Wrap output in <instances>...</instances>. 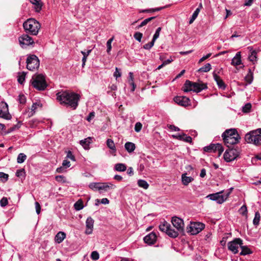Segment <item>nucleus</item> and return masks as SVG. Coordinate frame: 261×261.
Returning <instances> with one entry per match:
<instances>
[{"instance_id":"nucleus-1","label":"nucleus","mask_w":261,"mask_h":261,"mask_svg":"<svg viewBox=\"0 0 261 261\" xmlns=\"http://www.w3.org/2000/svg\"><path fill=\"white\" fill-rule=\"evenodd\" d=\"M80 98V95L72 92L64 91L57 94V99L61 104L67 105L74 110L77 108Z\"/></svg>"},{"instance_id":"nucleus-2","label":"nucleus","mask_w":261,"mask_h":261,"mask_svg":"<svg viewBox=\"0 0 261 261\" xmlns=\"http://www.w3.org/2000/svg\"><path fill=\"white\" fill-rule=\"evenodd\" d=\"M23 27L27 33L33 35H36L40 29L41 25L35 19L30 18L23 23Z\"/></svg>"},{"instance_id":"nucleus-3","label":"nucleus","mask_w":261,"mask_h":261,"mask_svg":"<svg viewBox=\"0 0 261 261\" xmlns=\"http://www.w3.org/2000/svg\"><path fill=\"white\" fill-rule=\"evenodd\" d=\"M245 140L248 143L255 145H261V128L250 131L246 134Z\"/></svg>"},{"instance_id":"nucleus-4","label":"nucleus","mask_w":261,"mask_h":261,"mask_svg":"<svg viewBox=\"0 0 261 261\" xmlns=\"http://www.w3.org/2000/svg\"><path fill=\"white\" fill-rule=\"evenodd\" d=\"M34 88L39 91L44 90L47 87L44 76L42 74H35L31 80Z\"/></svg>"},{"instance_id":"nucleus-5","label":"nucleus","mask_w":261,"mask_h":261,"mask_svg":"<svg viewBox=\"0 0 261 261\" xmlns=\"http://www.w3.org/2000/svg\"><path fill=\"white\" fill-rule=\"evenodd\" d=\"M233 131V130H226L222 135L224 143L228 148L230 147L232 145L238 143L241 139L239 134H236V135L233 137H226L227 134L229 133H232V132Z\"/></svg>"},{"instance_id":"nucleus-6","label":"nucleus","mask_w":261,"mask_h":261,"mask_svg":"<svg viewBox=\"0 0 261 261\" xmlns=\"http://www.w3.org/2000/svg\"><path fill=\"white\" fill-rule=\"evenodd\" d=\"M241 149L239 147L228 148L224 153V159L227 162H230L236 159L240 155Z\"/></svg>"},{"instance_id":"nucleus-7","label":"nucleus","mask_w":261,"mask_h":261,"mask_svg":"<svg viewBox=\"0 0 261 261\" xmlns=\"http://www.w3.org/2000/svg\"><path fill=\"white\" fill-rule=\"evenodd\" d=\"M39 60L35 55H29L27 59V68L28 70L34 71L39 67Z\"/></svg>"},{"instance_id":"nucleus-8","label":"nucleus","mask_w":261,"mask_h":261,"mask_svg":"<svg viewBox=\"0 0 261 261\" xmlns=\"http://www.w3.org/2000/svg\"><path fill=\"white\" fill-rule=\"evenodd\" d=\"M205 227V225L200 222H190L187 227V232L192 235H195L201 231Z\"/></svg>"},{"instance_id":"nucleus-9","label":"nucleus","mask_w":261,"mask_h":261,"mask_svg":"<svg viewBox=\"0 0 261 261\" xmlns=\"http://www.w3.org/2000/svg\"><path fill=\"white\" fill-rule=\"evenodd\" d=\"M222 191L207 195L206 197L213 201H216L219 204L223 203L228 197L230 192H227L226 194L222 195Z\"/></svg>"},{"instance_id":"nucleus-10","label":"nucleus","mask_w":261,"mask_h":261,"mask_svg":"<svg viewBox=\"0 0 261 261\" xmlns=\"http://www.w3.org/2000/svg\"><path fill=\"white\" fill-rule=\"evenodd\" d=\"M203 150L206 152H217L218 156H220L223 152L224 149L221 144L217 143L216 144H211L209 146H205Z\"/></svg>"},{"instance_id":"nucleus-11","label":"nucleus","mask_w":261,"mask_h":261,"mask_svg":"<svg viewBox=\"0 0 261 261\" xmlns=\"http://www.w3.org/2000/svg\"><path fill=\"white\" fill-rule=\"evenodd\" d=\"M243 245V241L240 238H236L232 241L228 243V248L234 254L238 252V248Z\"/></svg>"},{"instance_id":"nucleus-12","label":"nucleus","mask_w":261,"mask_h":261,"mask_svg":"<svg viewBox=\"0 0 261 261\" xmlns=\"http://www.w3.org/2000/svg\"><path fill=\"white\" fill-rule=\"evenodd\" d=\"M0 117L7 120L11 118V116L9 113L8 106L5 102L0 103Z\"/></svg>"},{"instance_id":"nucleus-13","label":"nucleus","mask_w":261,"mask_h":261,"mask_svg":"<svg viewBox=\"0 0 261 261\" xmlns=\"http://www.w3.org/2000/svg\"><path fill=\"white\" fill-rule=\"evenodd\" d=\"M18 40L20 46L23 48L34 43L33 39L27 34H23L20 36Z\"/></svg>"},{"instance_id":"nucleus-14","label":"nucleus","mask_w":261,"mask_h":261,"mask_svg":"<svg viewBox=\"0 0 261 261\" xmlns=\"http://www.w3.org/2000/svg\"><path fill=\"white\" fill-rule=\"evenodd\" d=\"M172 223L173 226L179 231L180 232H182L184 230V223L182 219L177 217H173L172 218Z\"/></svg>"},{"instance_id":"nucleus-15","label":"nucleus","mask_w":261,"mask_h":261,"mask_svg":"<svg viewBox=\"0 0 261 261\" xmlns=\"http://www.w3.org/2000/svg\"><path fill=\"white\" fill-rule=\"evenodd\" d=\"M248 49L250 51V54L248 56V59L250 61L252 62L253 64H255L257 62V55L260 51L259 49H253L252 46L248 47Z\"/></svg>"},{"instance_id":"nucleus-16","label":"nucleus","mask_w":261,"mask_h":261,"mask_svg":"<svg viewBox=\"0 0 261 261\" xmlns=\"http://www.w3.org/2000/svg\"><path fill=\"white\" fill-rule=\"evenodd\" d=\"M174 101L178 105L187 107L190 105V99L186 96H176L174 98Z\"/></svg>"},{"instance_id":"nucleus-17","label":"nucleus","mask_w":261,"mask_h":261,"mask_svg":"<svg viewBox=\"0 0 261 261\" xmlns=\"http://www.w3.org/2000/svg\"><path fill=\"white\" fill-rule=\"evenodd\" d=\"M143 240L144 242L148 245L154 244L156 240V235L154 232H152L146 236Z\"/></svg>"},{"instance_id":"nucleus-18","label":"nucleus","mask_w":261,"mask_h":261,"mask_svg":"<svg viewBox=\"0 0 261 261\" xmlns=\"http://www.w3.org/2000/svg\"><path fill=\"white\" fill-rule=\"evenodd\" d=\"M94 220L91 217H88L86 221V229L85 233L87 234L92 233L93 228Z\"/></svg>"},{"instance_id":"nucleus-19","label":"nucleus","mask_w":261,"mask_h":261,"mask_svg":"<svg viewBox=\"0 0 261 261\" xmlns=\"http://www.w3.org/2000/svg\"><path fill=\"white\" fill-rule=\"evenodd\" d=\"M193 91L198 93L201 92L202 90L207 89L206 84L202 83H194L192 82Z\"/></svg>"},{"instance_id":"nucleus-20","label":"nucleus","mask_w":261,"mask_h":261,"mask_svg":"<svg viewBox=\"0 0 261 261\" xmlns=\"http://www.w3.org/2000/svg\"><path fill=\"white\" fill-rule=\"evenodd\" d=\"M100 191L107 192L109 190H113L116 188V186L111 182H100Z\"/></svg>"},{"instance_id":"nucleus-21","label":"nucleus","mask_w":261,"mask_h":261,"mask_svg":"<svg viewBox=\"0 0 261 261\" xmlns=\"http://www.w3.org/2000/svg\"><path fill=\"white\" fill-rule=\"evenodd\" d=\"M213 75L215 81L217 83L218 87L220 89L224 90L226 88V85L223 80L220 78L219 76L218 75L217 73H216V71H214Z\"/></svg>"},{"instance_id":"nucleus-22","label":"nucleus","mask_w":261,"mask_h":261,"mask_svg":"<svg viewBox=\"0 0 261 261\" xmlns=\"http://www.w3.org/2000/svg\"><path fill=\"white\" fill-rule=\"evenodd\" d=\"M242 64L241 52H238L236 54V56L232 58L231 64L233 66H237Z\"/></svg>"},{"instance_id":"nucleus-23","label":"nucleus","mask_w":261,"mask_h":261,"mask_svg":"<svg viewBox=\"0 0 261 261\" xmlns=\"http://www.w3.org/2000/svg\"><path fill=\"white\" fill-rule=\"evenodd\" d=\"M30 1L34 5L35 11L37 12H40L42 7L41 0H30Z\"/></svg>"},{"instance_id":"nucleus-24","label":"nucleus","mask_w":261,"mask_h":261,"mask_svg":"<svg viewBox=\"0 0 261 261\" xmlns=\"http://www.w3.org/2000/svg\"><path fill=\"white\" fill-rule=\"evenodd\" d=\"M202 7V5L201 3L199 4V7L195 10V11L193 13L190 20H189V23L191 24L193 22V21L196 19L197 16L198 15V14L200 11V9Z\"/></svg>"},{"instance_id":"nucleus-25","label":"nucleus","mask_w":261,"mask_h":261,"mask_svg":"<svg viewBox=\"0 0 261 261\" xmlns=\"http://www.w3.org/2000/svg\"><path fill=\"white\" fill-rule=\"evenodd\" d=\"M178 232L179 231L177 229L175 230L174 229L172 228L170 225L169 229L166 233L171 238H175L178 236Z\"/></svg>"},{"instance_id":"nucleus-26","label":"nucleus","mask_w":261,"mask_h":261,"mask_svg":"<svg viewBox=\"0 0 261 261\" xmlns=\"http://www.w3.org/2000/svg\"><path fill=\"white\" fill-rule=\"evenodd\" d=\"M66 234L62 231L59 232L55 237V241L58 243H61L65 239Z\"/></svg>"},{"instance_id":"nucleus-27","label":"nucleus","mask_w":261,"mask_h":261,"mask_svg":"<svg viewBox=\"0 0 261 261\" xmlns=\"http://www.w3.org/2000/svg\"><path fill=\"white\" fill-rule=\"evenodd\" d=\"M91 142V138L88 137L80 141V144L84 147L85 149H88L89 148V145Z\"/></svg>"},{"instance_id":"nucleus-28","label":"nucleus","mask_w":261,"mask_h":261,"mask_svg":"<svg viewBox=\"0 0 261 261\" xmlns=\"http://www.w3.org/2000/svg\"><path fill=\"white\" fill-rule=\"evenodd\" d=\"M193 86H192V82L187 80L184 84V87H183V90L185 92H188L192 91Z\"/></svg>"},{"instance_id":"nucleus-29","label":"nucleus","mask_w":261,"mask_h":261,"mask_svg":"<svg viewBox=\"0 0 261 261\" xmlns=\"http://www.w3.org/2000/svg\"><path fill=\"white\" fill-rule=\"evenodd\" d=\"M187 174H182L181 175V180L183 185L187 186L190 182L193 180V178L191 176H187Z\"/></svg>"},{"instance_id":"nucleus-30","label":"nucleus","mask_w":261,"mask_h":261,"mask_svg":"<svg viewBox=\"0 0 261 261\" xmlns=\"http://www.w3.org/2000/svg\"><path fill=\"white\" fill-rule=\"evenodd\" d=\"M170 224L167 222L164 221L163 223H161L159 225V229L163 232H167L168 230L169 229Z\"/></svg>"},{"instance_id":"nucleus-31","label":"nucleus","mask_w":261,"mask_h":261,"mask_svg":"<svg viewBox=\"0 0 261 261\" xmlns=\"http://www.w3.org/2000/svg\"><path fill=\"white\" fill-rule=\"evenodd\" d=\"M176 138L179 140L184 141L188 143H191L192 142V138L185 134L177 136Z\"/></svg>"},{"instance_id":"nucleus-32","label":"nucleus","mask_w":261,"mask_h":261,"mask_svg":"<svg viewBox=\"0 0 261 261\" xmlns=\"http://www.w3.org/2000/svg\"><path fill=\"white\" fill-rule=\"evenodd\" d=\"M124 146L125 149L129 152L134 151L136 148L135 144L129 142H126Z\"/></svg>"},{"instance_id":"nucleus-33","label":"nucleus","mask_w":261,"mask_h":261,"mask_svg":"<svg viewBox=\"0 0 261 261\" xmlns=\"http://www.w3.org/2000/svg\"><path fill=\"white\" fill-rule=\"evenodd\" d=\"M240 247L242 249V251L240 253V255H246L252 253V252L251 251L250 249L248 247L246 246H243V245H241Z\"/></svg>"},{"instance_id":"nucleus-34","label":"nucleus","mask_w":261,"mask_h":261,"mask_svg":"<svg viewBox=\"0 0 261 261\" xmlns=\"http://www.w3.org/2000/svg\"><path fill=\"white\" fill-rule=\"evenodd\" d=\"M92 49H89L87 51H81V53L83 55V57L82 58V67H84L85 65V63L87 60V58L89 56V55L91 53Z\"/></svg>"},{"instance_id":"nucleus-35","label":"nucleus","mask_w":261,"mask_h":261,"mask_svg":"<svg viewBox=\"0 0 261 261\" xmlns=\"http://www.w3.org/2000/svg\"><path fill=\"white\" fill-rule=\"evenodd\" d=\"M253 72L250 69H249L248 74L246 75L245 79L248 84H250L253 81Z\"/></svg>"},{"instance_id":"nucleus-36","label":"nucleus","mask_w":261,"mask_h":261,"mask_svg":"<svg viewBox=\"0 0 261 261\" xmlns=\"http://www.w3.org/2000/svg\"><path fill=\"white\" fill-rule=\"evenodd\" d=\"M115 169L117 171L122 172L126 169V167L124 164L118 163L115 165Z\"/></svg>"},{"instance_id":"nucleus-37","label":"nucleus","mask_w":261,"mask_h":261,"mask_svg":"<svg viewBox=\"0 0 261 261\" xmlns=\"http://www.w3.org/2000/svg\"><path fill=\"white\" fill-rule=\"evenodd\" d=\"M39 106V104L37 102L33 103L31 108V111H28V117H30L34 114L35 113V110L37 108V107Z\"/></svg>"},{"instance_id":"nucleus-38","label":"nucleus","mask_w":261,"mask_h":261,"mask_svg":"<svg viewBox=\"0 0 261 261\" xmlns=\"http://www.w3.org/2000/svg\"><path fill=\"white\" fill-rule=\"evenodd\" d=\"M138 185L139 187H141L144 189H148L149 187V185L147 182L146 180L143 179L138 180Z\"/></svg>"},{"instance_id":"nucleus-39","label":"nucleus","mask_w":261,"mask_h":261,"mask_svg":"<svg viewBox=\"0 0 261 261\" xmlns=\"http://www.w3.org/2000/svg\"><path fill=\"white\" fill-rule=\"evenodd\" d=\"M107 145L108 147L114 152L116 151V147L114 141L110 139H108L107 141Z\"/></svg>"},{"instance_id":"nucleus-40","label":"nucleus","mask_w":261,"mask_h":261,"mask_svg":"<svg viewBox=\"0 0 261 261\" xmlns=\"http://www.w3.org/2000/svg\"><path fill=\"white\" fill-rule=\"evenodd\" d=\"M211 65L210 63H206L204 66L198 69V71L206 72L211 69Z\"/></svg>"},{"instance_id":"nucleus-41","label":"nucleus","mask_w":261,"mask_h":261,"mask_svg":"<svg viewBox=\"0 0 261 261\" xmlns=\"http://www.w3.org/2000/svg\"><path fill=\"white\" fill-rule=\"evenodd\" d=\"M27 159L25 154L22 153H20L18 154L17 159V162L19 164L23 163Z\"/></svg>"},{"instance_id":"nucleus-42","label":"nucleus","mask_w":261,"mask_h":261,"mask_svg":"<svg viewBox=\"0 0 261 261\" xmlns=\"http://www.w3.org/2000/svg\"><path fill=\"white\" fill-rule=\"evenodd\" d=\"M100 182H91L89 185V187L93 190H98L100 191Z\"/></svg>"},{"instance_id":"nucleus-43","label":"nucleus","mask_w":261,"mask_h":261,"mask_svg":"<svg viewBox=\"0 0 261 261\" xmlns=\"http://www.w3.org/2000/svg\"><path fill=\"white\" fill-rule=\"evenodd\" d=\"M260 214L258 212H256L255 213L254 218L253 220V223L254 225L257 226L259 224L260 220Z\"/></svg>"},{"instance_id":"nucleus-44","label":"nucleus","mask_w":261,"mask_h":261,"mask_svg":"<svg viewBox=\"0 0 261 261\" xmlns=\"http://www.w3.org/2000/svg\"><path fill=\"white\" fill-rule=\"evenodd\" d=\"M74 208L77 211H80L84 207L83 201L82 200H78L74 204Z\"/></svg>"},{"instance_id":"nucleus-45","label":"nucleus","mask_w":261,"mask_h":261,"mask_svg":"<svg viewBox=\"0 0 261 261\" xmlns=\"http://www.w3.org/2000/svg\"><path fill=\"white\" fill-rule=\"evenodd\" d=\"M239 212L243 216H247V208L245 204L243 205L239 210Z\"/></svg>"},{"instance_id":"nucleus-46","label":"nucleus","mask_w":261,"mask_h":261,"mask_svg":"<svg viewBox=\"0 0 261 261\" xmlns=\"http://www.w3.org/2000/svg\"><path fill=\"white\" fill-rule=\"evenodd\" d=\"M155 18V17H149V18H146V19H144L141 23V24L138 27V29H139V28H140L141 27H142L144 25H146L149 22H150L151 20H153Z\"/></svg>"},{"instance_id":"nucleus-47","label":"nucleus","mask_w":261,"mask_h":261,"mask_svg":"<svg viewBox=\"0 0 261 261\" xmlns=\"http://www.w3.org/2000/svg\"><path fill=\"white\" fill-rule=\"evenodd\" d=\"M114 38V37H112L111 38L109 39L107 42V51L108 53H109L112 49L111 43H112V41H113Z\"/></svg>"},{"instance_id":"nucleus-48","label":"nucleus","mask_w":261,"mask_h":261,"mask_svg":"<svg viewBox=\"0 0 261 261\" xmlns=\"http://www.w3.org/2000/svg\"><path fill=\"white\" fill-rule=\"evenodd\" d=\"M164 8V7H160V8H155V9H146V10H143L140 11V12L144 13V12H152L158 11H160V10L163 9Z\"/></svg>"},{"instance_id":"nucleus-49","label":"nucleus","mask_w":261,"mask_h":261,"mask_svg":"<svg viewBox=\"0 0 261 261\" xmlns=\"http://www.w3.org/2000/svg\"><path fill=\"white\" fill-rule=\"evenodd\" d=\"M161 29L162 28L161 27H159L156 30V31L152 38V40H153V41H155L159 38Z\"/></svg>"},{"instance_id":"nucleus-50","label":"nucleus","mask_w":261,"mask_h":261,"mask_svg":"<svg viewBox=\"0 0 261 261\" xmlns=\"http://www.w3.org/2000/svg\"><path fill=\"white\" fill-rule=\"evenodd\" d=\"M154 42H155V41H153V40H152V41L150 42L145 44L143 46V48L145 49H148V50L150 49L153 46Z\"/></svg>"},{"instance_id":"nucleus-51","label":"nucleus","mask_w":261,"mask_h":261,"mask_svg":"<svg viewBox=\"0 0 261 261\" xmlns=\"http://www.w3.org/2000/svg\"><path fill=\"white\" fill-rule=\"evenodd\" d=\"M8 204V199L6 197H3L0 201V205L2 207H5Z\"/></svg>"},{"instance_id":"nucleus-52","label":"nucleus","mask_w":261,"mask_h":261,"mask_svg":"<svg viewBox=\"0 0 261 261\" xmlns=\"http://www.w3.org/2000/svg\"><path fill=\"white\" fill-rule=\"evenodd\" d=\"M251 108V105L250 103H248L243 107V111L245 113H247L249 112Z\"/></svg>"},{"instance_id":"nucleus-53","label":"nucleus","mask_w":261,"mask_h":261,"mask_svg":"<svg viewBox=\"0 0 261 261\" xmlns=\"http://www.w3.org/2000/svg\"><path fill=\"white\" fill-rule=\"evenodd\" d=\"M99 254L97 251H94L92 252L91 254V257L92 259L95 260H97L99 258Z\"/></svg>"},{"instance_id":"nucleus-54","label":"nucleus","mask_w":261,"mask_h":261,"mask_svg":"<svg viewBox=\"0 0 261 261\" xmlns=\"http://www.w3.org/2000/svg\"><path fill=\"white\" fill-rule=\"evenodd\" d=\"M142 34L140 32H136L135 33L134 37L136 40L139 42H141L142 37Z\"/></svg>"},{"instance_id":"nucleus-55","label":"nucleus","mask_w":261,"mask_h":261,"mask_svg":"<svg viewBox=\"0 0 261 261\" xmlns=\"http://www.w3.org/2000/svg\"><path fill=\"white\" fill-rule=\"evenodd\" d=\"M25 80V74L24 73H22L18 75V82L20 84H22Z\"/></svg>"},{"instance_id":"nucleus-56","label":"nucleus","mask_w":261,"mask_h":261,"mask_svg":"<svg viewBox=\"0 0 261 261\" xmlns=\"http://www.w3.org/2000/svg\"><path fill=\"white\" fill-rule=\"evenodd\" d=\"M18 100L21 104H24L26 102V97L23 94H20L18 96Z\"/></svg>"},{"instance_id":"nucleus-57","label":"nucleus","mask_w":261,"mask_h":261,"mask_svg":"<svg viewBox=\"0 0 261 261\" xmlns=\"http://www.w3.org/2000/svg\"><path fill=\"white\" fill-rule=\"evenodd\" d=\"M142 125L140 122H137L135 125V130L136 132H139L141 130Z\"/></svg>"},{"instance_id":"nucleus-58","label":"nucleus","mask_w":261,"mask_h":261,"mask_svg":"<svg viewBox=\"0 0 261 261\" xmlns=\"http://www.w3.org/2000/svg\"><path fill=\"white\" fill-rule=\"evenodd\" d=\"M56 180L58 182H65V177L63 175H57L55 177Z\"/></svg>"},{"instance_id":"nucleus-59","label":"nucleus","mask_w":261,"mask_h":261,"mask_svg":"<svg viewBox=\"0 0 261 261\" xmlns=\"http://www.w3.org/2000/svg\"><path fill=\"white\" fill-rule=\"evenodd\" d=\"M121 76V72H120V71L118 69V68L116 67L115 71L114 73V76L115 77L116 79H117L118 77H119Z\"/></svg>"},{"instance_id":"nucleus-60","label":"nucleus","mask_w":261,"mask_h":261,"mask_svg":"<svg viewBox=\"0 0 261 261\" xmlns=\"http://www.w3.org/2000/svg\"><path fill=\"white\" fill-rule=\"evenodd\" d=\"M8 174L0 172V178L4 179L3 181H6L8 179Z\"/></svg>"},{"instance_id":"nucleus-61","label":"nucleus","mask_w":261,"mask_h":261,"mask_svg":"<svg viewBox=\"0 0 261 261\" xmlns=\"http://www.w3.org/2000/svg\"><path fill=\"white\" fill-rule=\"evenodd\" d=\"M95 117V113L94 112H91L89 113V115L86 118V120L88 122H90L91 120L93 119Z\"/></svg>"},{"instance_id":"nucleus-62","label":"nucleus","mask_w":261,"mask_h":261,"mask_svg":"<svg viewBox=\"0 0 261 261\" xmlns=\"http://www.w3.org/2000/svg\"><path fill=\"white\" fill-rule=\"evenodd\" d=\"M67 158L70 159L72 161H75V157L70 151H68L67 154Z\"/></svg>"},{"instance_id":"nucleus-63","label":"nucleus","mask_w":261,"mask_h":261,"mask_svg":"<svg viewBox=\"0 0 261 261\" xmlns=\"http://www.w3.org/2000/svg\"><path fill=\"white\" fill-rule=\"evenodd\" d=\"M35 208L37 214H39L41 212V206L38 202H35Z\"/></svg>"},{"instance_id":"nucleus-64","label":"nucleus","mask_w":261,"mask_h":261,"mask_svg":"<svg viewBox=\"0 0 261 261\" xmlns=\"http://www.w3.org/2000/svg\"><path fill=\"white\" fill-rule=\"evenodd\" d=\"M62 165L65 168H68L70 166V163L67 160H64L62 163Z\"/></svg>"}]
</instances>
